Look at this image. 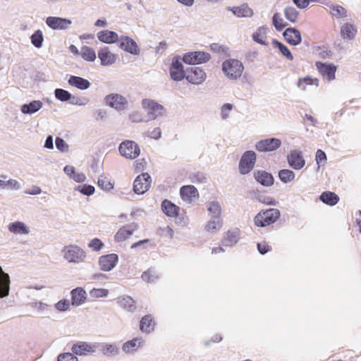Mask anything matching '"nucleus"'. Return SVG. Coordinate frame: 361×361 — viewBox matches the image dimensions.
<instances>
[{
  "instance_id": "f257e3e1",
  "label": "nucleus",
  "mask_w": 361,
  "mask_h": 361,
  "mask_svg": "<svg viewBox=\"0 0 361 361\" xmlns=\"http://www.w3.org/2000/svg\"><path fill=\"white\" fill-rule=\"evenodd\" d=\"M63 259L70 264H79L85 262L86 252L79 245L69 244L61 250Z\"/></svg>"
},
{
  "instance_id": "f03ea898",
  "label": "nucleus",
  "mask_w": 361,
  "mask_h": 361,
  "mask_svg": "<svg viewBox=\"0 0 361 361\" xmlns=\"http://www.w3.org/2000/svg\"><path fill=\"white\" fill-rule=\"evenodd\" d=\"M222 71L229 79L237 80L242 75L244 66L240 61L229 59L223 63Z\"/></svg>"
},
{
  "instance_id": "7ed1b4c3",
  "label": "nucleus",
  "mask_w": 361,
  "mask_h": 361,
  "mask_svg": "<svg viewBox=\"0 0 361 361\" xmlns=\"http://www.w3.org/2000/svg\"><path fill=\"white\" fill-rule=\"evenodd\" d=\"M280 217V212L278 209L271 208L267 210H261L254 219L255 225L265 227L274 223Z\"/></svg>"
},
{
  "instance_id": "20e7f679",
  "label": "nucleus",
  "mask_w": 361,
  "mask_h": 361,
  "mask_svg": "<svg viewBox=\"0 0 361 361\" xmlns=\"http://www.w3.org/2000/svg\"><path fill=\"white\" fill-rule=\"evenodd\" d=\"M256 154L254 151L248 150L245 152L239 161V172L242 175H245L250 173L253 168L256 162Z\"/></svg>"
},
{
  "instance_id": "39448f33",
  "label": "nucleus",
  "mask_w": 361,
  "mask_h": 361,
  "mask_svg": "<svg viewBox=\"0 0 361 361\" xmlns=\"http://www.w3.org/2000/svg\"><path fill=\"white\" fill-rule=\"evenodd\" d=\"M120 154L129 159H134L139 156L140 149L137 143L131 140L122 142L118 147Z\"/></svg>"
},
{
  "instance_id": "423d86ee",
  "label": "nucleus",
  "mask_w": 361,
  "mask_h": 361,
  "mask_svg": "<svg viewBox=\"0 0 361 361\" xmlns=\"http://www.w3.org/2000/svg\"><path fill=\"white\" fill-rule=\"evenodd\" d=\"M171 78L174 81H181L186 76V71L183 70V66L180 56L173 58L172 63L169 68Z\"/></svg>"
},
{
  "instance_id": "0eeeda50",
  "label": "nucleus",
  "mask_w": 361,
  "mask_h": 361,
  "mask_svg": "<svg viewBox=\"0 0 361 361\" xmlns=\"http://www.w3.org/2000/svg\"><path fill=\"white\" fill-rule=\"evenodd\" d=\"M142 106L147 111L150 120H154L161 116L164 109L162 105L149 99H144L142 102Z\"/></svg>"
},
{
  "instance_id": "6e6552de",
  "label": "nucleus",
  "mask_w": 361,
  "mask_h": 361,
  "mask_svg": "<svg viewBox=\"0 0 361 361\" xmlns=\"http://www.w3.org/2000/svg\"><path fill=\"white\" fill-rule=\"evenodd\" d=\"M151 185V177L147 173L137 176L133 183V191L138 195L144 194Z\"/></svg>"
},
{
  "instance_id": "1a4fd4ad",
  "label": "nucleus",
  "mask_w": 361,
  "mask_h": 361,
  "mask_svg": "<svg viewBox=\"0 0 361 361\" xmlns=\"http://www.w3.org/2000/svg\"><path fill=\"white\" fill-rule=\"evenodd\" d=\"M210 59L209 54L204 51L188 52L183 56V61L187 64L195 65L207 62Z\"/></svg>"
},
{
  "instance_id": "9d476101",
  "label": "nucleus",
  "mask_w": 361,
  "mask_h": 361,
  "mask_svg": "<svg viewBox=\"0 0 361 361\" xmlns=\"http://www.w3.org/2000/svg\"><path fill=\"white\" fill-rule=\"evenodd\" d=\"M118 47L132 55H138L140 52L136 42L128 36H121L118 39Z\"/></svg>"
},
{
  "instance_id": "9b49d317",
  "label": "nucleus",
  "mask_w": 361,
  "mask_h": 361,
  "mask_svg": "<svg viewBox=\"0 0 361 361\" xmlns=\"http://www.w3.org/2000/svg\"><path fill=\"white\" fill-rule=\"evenodd\" d=\"M106 103L117 111H123L126 109L128 99L119 94H109L105 97Z\"/></svg>"
},
{
  "instance_id": "f8f14e48",
  "label": "nucleus",
  "mask_w": 361,
  "mask_h": 361,
  "mask_svg": "<svg viewBox=\"0 0 361 361\" xmlns=\"http://www.w3.org/2000/svg\"><path fill=\"white\" fill-rule=\"evenodd\" d=\"M281 145V141L275 137L267 138L258 141L255 145V148L261 152H267L276 150Z\"/></svg>"
},
{
  "instance_id": "ddd939ff",
  "label": "nucleus",
  "mask_w": 361,
  "mask_h": 361,
  "mask_svg": "<svg viewBox=\"0 0 361 361\" xmlns=\"http://www.w3.org/2000/svg\"><path fill=\"white\" fill-rule=\"evenodd\" d=\"M118 262V255L116 254L112 253L99 257L98 264L102 271H109L116 267Z\"/></svg>"
},
{
  "instance_id": "4468645a",
  "label": "nucleus",
  "mask_w": 361,
  "mask_h": 361,
  "mask_svg": "<svg viewBox=\"0 0 361 361\" xmlns=\"http://www.w3.org/2000/svg\"><path fill=\"white\" fill-rule=\"evenodd\" d=\"M206 78V73L199 67H193L186 71L185 79L192 84H202Z\"/></svg>"
},
{
  "instance_id": "2eb2a0df",
  "label": "nucleus",
  "mask_w": 361,
  "mask_h": 361,
  "mask_svg": "<svg viewBox=\"0 0 361 361\" xmlns=\"http://www.w3.org/2000/svg\"><path fill=\"white\" fill-rule=\"evenodd\" d=\"M46 24L53 30H67L72 25V21L61 17L49 16L46 19Z\"/></svg>"
},
{
  "instance_id": "dca6fc26",
  "label": "nucleus",
  "mask_w": 361,
  "mask_h": 361,
  "mask_svg": "<svg viewBox=\"0 0 361 361\" xmlns=\"http://www.w3.org/2000/svg\"><path fill=\"white\" fill-rule=\"evenodd\" d=\"M138 229V225L135 223H130L122 226L114 235L116 242L119 243L127 240L133 233Z\"/></svg>"
},
{
  "instance_id": "f3484780",
  "label": "nucleus",
  "mask_w": 361,
  "mask_h": 361,
  "mask_svg": "<svg viewBox=\"0 0 361 361\" xmlns=\"http://www.w3.org/2000/svg\"><path fill=\"white\" fill-rule=\"evenodd\" d=\"M316 66L324 80L330 82L335 79L337 67L334 64L317 62Z\"/></svg>"
},
{
  "instance_id": "a211bd4d",
  "label": "nucleus",
  "mask_w": 361,
  "mask_h": 361,
  "mask_svg": "<svg viewBox=\"0 0 361 361\" xmlns=\"http://www.w3.org/2000/svg\"><path fill=\"white\" fill-rule=\"evenodd\" d=\"M288 162L289 165L295 170L302 169L305 165V159L302 153L299 150H292L288 156Z\"/></svg>"
},
{
  "instance_id": "6ab92c4d",
  "label": "nucleus",
  "mask_w": 361,
  "mask_h": 361,
  "mask_svg": "<svg viewBox=\"0 0 361 361\" xmlns=\"http://www.w3.org/2000/svg\"><path fill=\"white\" fill-rule=\"evenodd\" d=\"M286 41L291 45H298L302 41L300 32L294 27H288L283 33Z\"/></svg>"
},
{
  "instance_id": "aec40b11",
  "label": "nucleus",
  "mask_w": 361,
  "mask_h": 361,
  "mask_svg": "<svg viewBox=\"0 0 361 361\" xmlns=\"http://www.w3.org/2000/svg\"><path fill=\"white\" fill-rule=\"evenodd\" d=\"M227 9L238 18H250L254 15L253 10L247 4H243L239 6H228Z\"/></svg>"
},
{
  "instance_id": "412c9836",
  "label": "nucleus",
  "mask_w": 361,
  "mask_h": 361,
  "mask_svg": "<svg viewBox=\"0 0 361 361\" xmlns=\"http://www.w3.org/2000/svg\"><path fill=\"white\" fill-rule=\"evenodd\" d=\"M98 58L101 61V64L105 66L114 64L116 60V55L111 52L107 47H104L99 51Z\"/></svg>"
},
{
  "instance_id": "4be33fe9",
  "label": "nucleus",
  "mask_w": 361,
  "mask_h": 361,
  "mask_svg": "<svg viewBox=\"0 0 361 361\" xmlns=\"http://www.w3.org/2000/svg\"><path fill=\"white\" fill-rule=\"evenodd\" d=\"M72 352L77 355H85L87 353H94V344L90 345L85 342H78L72 346Z\"/></svg>"
},
{
  "instance_id": "5701e85b",
  "label": "nucleus",
  "mask_w": 361,
  "mask_h": 361,
  "mask_svg": "<svg viewBox=\"0 0 361 361\" xmlns=\"http://www.w3.org/2000/svg\"><path fill=\"white\" fill-rule=\"evenodd\" d=\"M10 276L5 273L0 267V298H3L9 295L10 291Z\"/></svg>"
},
{
  "instance_id": "b1692460",
  "label": "nucleus",
  "mask_w": 361,
  "mask_h": 361,
  "mask_svg": "<svg viewBox=\"0 0 361 361\" xmlns=\"http://www.w3.org/2000/svg\"><path fill=\"white\" fill-rule=\"evenodd\" d=\"M97 36L100 42L106 44H112L116 42H118L119 39V37L116 32L109 30L99 32Z\"/></svg>"
},
{
  "instance_id": "393cba45",
  "label": "nucleus",
  "mask_w": 361,
  "mask_h": 361,
  "mask_svg": "<svg viewBox=\"0 0 361 361\" xmlns=\"http://www.w3.org/2000/svg\"><path fill=\"white\" fill-rule=\"evenodd\" d=\"M255 180L264 186H271L274 184L273 176L265 171H257L254 172Z\"/></svg>"
},
{
  "instance_id": "a878e982",
  "label": "nucleus",
  "mask_w": 361,
  "mask_h": 361,
  "mask_svg": "<svg viewBox=\"0 0 361 361\" xmlns=\"http://www.w3.org/2000/svg\"><path fill=\"white\" fill-rule=\"evenodd\" d=\"M71 303L73 306H79L85 302L86 299V292L80 287L71 290Z\"/></svg>"
},
{
  "instance_id": "bb28decb",
  "label": "nucleus",
  "mask_w": 361,
  "mask_h": 361,
  "mask_svg": "<svg viewBox=\"0 0 361 361\" xmlns=\"http://www.w3.org/2000/svg\"><path fill=\"white\" fill-rule=\"evenodd\" d=\"M68 83L69 85L75 87L81 90H87L90 87V82L87 79L79 76L71 75Z\"/></svg>"
},
{
  "instance_id": "cd10ccee",
  "label": "nucleus",
  "mask_w": 361,
  "mask_h": 361,
  "mask_svg": "<svg viewBox=\"0 0 361 361\" xmlns=\"http://www.w3.org/2000/svg\"><path fill=\"white\" fill-rule=\"evenodd\" d=\"M94 347L106 356L116 355L119 352L118 348L112 344L96 343Z\"/></svg>"
},
{
  "instance_id": "c85d7f7f",
  "label": "nucleus",
  "mask_w": 361,
  "mask_h": 361,
  "mask_svg": "<svg viewBox=\"0 0 361 361\" xmlns=\"http://www.w3.org/2000/svg\"><path fill=\"white\" fill-rule=\"evenodd\" d=\"M43 106L39 100H33L28 104H24L20 107V111L24 114H32L37 112Z\"/></svg>"
},
{
  "instance_id": "c756f323",
  "label": "nucleus",
  "mask_w": 361,
  "mask_h": 361,
  "mask_svg": "<svg viewBox=\"0 0 361 361\" xmlns=\"http://www.w3.org/2000/svg\"><path fill=\"white\" fill-rule=\"evenodd\" d=\"M10 232L15 234L27 235L30 233V228L22 221H15L8 225Z\"/></svg>"
},
{
  "instance_id": "7c9ffc66",
  "label": "nucleus",
  "mask_w": 361,
  "mask_h": 361,
  "mask_svg": "<svg viewBox=\"0 0 361 361\" xmlns=\"http://www.w3.org/2000/svg\"><path fill=\"white\" fill-rule=\"evenodd\" d=\"M161 209L168 216H178L180 208L168 200H164L161 203Z\"/></svg>"
},
{
  "instance_id": "2f4dec72",
  "label": "nucleus",
  "mask_w": 361,
  "mask_h": 361,
  "mask_svg": "<svg viewBox=\"0 0 361 361\" xmlns=\"http://www.w3.org/2000/svg\"><path fill=\"white\" fill-rule=\"evenodd\" d=\"M269 28L267 26H260L252 34V39L262 45H267L265 39L267 38Z\"/></svg>"
},
{
  "instance_id": "473e14b6",
  "label": "nucleus",
  "mask_w": 361,
  "mask_h": 361,
  "mask_svg": "<svg viewBox=\"0 0 361 361\" xmlns=\"http://www.w3.org/2000/svg\"><path fill=\"white\" fill-rule=\"evenodd\" d=\"M118 303L121 307L129 312H133L136 308L135 300L128 295H123L119 298Z\"/></svg>"
},
{
  "instance_id": "72a5a7b5",
  "label": "nucleus",
  "mask_w": 361,
  "mask_h": 361,
  "mask_svg": "<svg viewBox=\"0 0 361 361\" xmlns=\"http://www.w3.org/2000/svg\"><path fill=\"white\" fill-rule=\"evenodd\" d=\"M239 240V231L238 230L235 231H228L226 233V236L222 239V244L224 246H233L238 243Z\"/></svg>"
},
{
  "instance_id": "f704fd0d",
  "label": "nucleus",
  "mask_w": 361,
  "mask_h": 361,
  "mask_svg": "<svg viewBox=\"0 0 361 361\" xmlns=\"http://www.w3.org/2000/svg\"><path fill=\"white\" fill-rule=\"evenodd\" d=\"M319 199L322 202L330 206L336 204L339 200L336 194L329 191L323 192L319 196Z\"/></svg>"
},
{
  "instance_id": "c9c22d12",
  "label": "nucleus",
  "mask_w": 361,
  "mask_h": 361,
  "mask_svg": "<svg viewBox=\"0 0 361 361\" xmlns=\"http://www.w3.org/2000/svg\"><path fill=\"white\" fill-rule=\"evenodd\" d=\"M357 33V30L353 25L345 23L341 27V35L343 39H353Z\"/></svg>"
},
{
  "instance_id": "e433bc0d",
  "label": "nucleus",
  "mask_w": 361,
  "mask_h": 361,
  "mask_svg": "<svg viewBox=\"0 0 361 361\" xmlns=\"http://www.w3.org/2000/svg\"><path fill=\"white\" fill-rule=\"evenodd\" d=\"M180 193L183 200H190L197 195V190L193 185H185L180 188Z\"/></svg>"
},
{
  "instance_id": "4c0bfd02",
  "label": "nucleus",
  "mask_w": 361,
  "mask_h": 361,
  "mask_svg": "<svg viewBox=\"0 0 361 361\" xmlns=\"http://www.w3.org/2000/svg\"><path fill=\"white\" fill-rule=\"evenodd\" d=\"M154 326V322L150 315H145L142 318L140 324V330L142 331L149 333L153 330Z\"/></svg>"
},
{
  "instance_id": "58836bf2",
  "label": "nucleus",
  "mask_w": 361,
  "mask_h": 361,
  "mask_svg": "<svg viewBox=\"0 0 361 361\" xmlns=\"http://www.w3.org/2000/svg\"><path fill=\"white\" fill-rule=\"evenodd\" d=\"M272 44L274 47L278 48L281 53V54L285 56L287 59L292 61L293 59V56L290 52V51L288 49V48L282 44L281 42H279L276 39H273Z\"/></svg>"
},
{
  "instance_id": "ea45409f",
  "label": "nucleus",
  "mask_w": 361,
  "mask_h": 361,
  "mask_svg": "<svg viewBox=\"0 0 361 361\" xmlns=\"http://www.w3.org/2000/svg\"><path fill=\"white\" fill-rule=\"evenodd\" d=\"M207 210L212 215V217H221V207L218 202H210L207 204Z\"/></svg>"
},
{
  "instance_id": "a19ab883",
  "label": "nucleus",
  "mask_w": 361,
  "mask_h": 361,
  "mask_svg": "<svg viewBox=\"0 0 361 361\" xmlns=\"http://www.w3.org/2000/svg\"><path fill=\"white\" fill-rule=\"evenodd\" d=\"M222 225L221 217H212L210 221L206 225V230L211 233H214L219 230Z\"/></svg>"
},
{
  "instance_id": "79ce46f5",
  "label": "nucleus",
  "mask_w": 361,
  "mask_h": 361,
  "mask_svg": "<svg viewBox=\"0 0 361 361\" xmlns=\"http://www.w3.org/2000/svg\"><path fill=\"white\" fill-rule=\"evenodd\" d=\"M31 43L36 48H41L44 41L42 32L40 30H36L30 37Z\"/></svg>"
},
{
  "instance_id": "37998d69",
  "label": "nucleus",
  "mask_w": 361,
  "mask_h": 361,
  "mask_svg": "<svg viewBox=\"0 0 361 361\" xmlns=\"http://www.w3.org/2000/svg\"><path fill=\"white\" fill-rule=\"evenodd\" d=\"M81 56L85 60L88 61H93L96 59V54L94 49L87 46L81 48Z\"/></svg>"
},
{
  "instance_id": "c03bdc74",
  "label": "nucleus",
  "mask_w": 361,
  "mask_h": 361,
  "mask_svg": "<svg viewBox=\"0 0 361 361\" xmlns=\"http://www.w3.org/2000/svg\"><path fill=\"white\" fill-rule=\"evenodd\" d=\"M141 277L143 281L147 283H153L159 279V275L154 269L151 268L145 271Z\"/></svg>"
},
{
  "instance_id": "a18cd8bd",
  "label": "nucleus",
  "mask_w": 361,
  "mask_h": 361,
  "mask_svg": "<svg viewBox=\"0 0 361 361\" xmlns=\"http://www.w3.org/2000/svg\"><path fill=\"white\" fill-rule=\"evenodd\" d=\"M284 15L287 20L291 23H295L298 20L299 12L294 7L289 6L284 9Z\"/></svg>"
},
{
  "instance_id": "49530a36",
  "label": "nucleus",
  "mask_w": 361,
  "mask_h": 361,
  "mask_svg": "<svg viewBox=\"0 0 361 361\" xmlns=\"http://www.w3.org/2000/svg\"><path fill=\"white\" fill-rule=\"evenodd\" d=\"M279 177L283 183H288L295 178V173L291 170L282 169L279 172Z\"/></svg>"
},
{
  "instance_id": "de8ad7c7",
  "label": "nucleus",
  "mask_w": 361,
  "mask_h": 361,
  "mask_svg": "<svg viewBox=\"0 0 361 361\" xmlns=\"http://www.w3.org/2000/svg\"><path fill=\"white\" fill-rule=\"evenodd\" d=\"M0 188L11 190H19L21 188L20 183L14 179H10L7 181L0 179Z\"/></svg>"
},
{
  "instance_id": "09e8293b",
  "label": "nucleus",
  "mask_w": 361,
  "mask_h": 361,
  "mask_svg": "<svg viewBox=\"0 0 361 361\" xmlns=\"http://www.w3.org/2000/svg\"><path fill=\"white\" fill-rule=\"evenodd\" d=\"M71 93L62 88H56L54 90L55 97L61 102H68L71 99Z\"/></svg>"
},
{
  "instance_id": "8fccbe9b",
  "label": "nucleus",
  "mask_w": 361,
  "mask_h": 361,
  "mask_svg": "<svg viewBox=\"0 0 361 361\" xmlns=\"http://www.w3.org/2000/svg\"><path fill=\"white\" fill-rule=\"evenodd\" d=\"M331 11V14L336 18H345L347 16V11L346 9L339 5H331L330 6Z\"/></svg>"
},
{
  "instance_id": "3c124183",
  "label": "nucleus",
  "mask_w": 361,
  "mask_h": 361,
  "mask_svg": "<svg viewBox=\"0 0 361 361\" xmlns=\"http://www.w3.org/2000/svg\"><path fill=\"white\" fill-rule=\"evenodd\" d=\"M272 23L278 31L282 30L286 26H287V23H283V20L279 13H274L272 17Z\"/></svg>"
},
{
  "instance_id": "603ef678",
  "label": "nucleus",
  "mask_w": 361,
  "mask_h": 361,
  "mask_svg": "<svg viewBox=\"0 0 361 361\" xmlns=\"http://www.w3.org/2000/svg\"><path fill=\"white\" fill-rule=\"evenodd\" d=\"M137 343L141 344L142 341L139 338H133L131 341L126 342L122 347V350L125 353H130L131 351L135 350V347L137 345Z\"/></svg>"
},
{
  "instance_id": "864d4df0",
  "label": "nucleus",
  "mask_w": 361,
  "mask_h": 361,
  "mask_svg": "<svg viewBox=\"0 0 361 361\" xmlns=\"http://www.w3.org/2000/svg\"><path fill=\"white\" fill-rule=\"evenodd\" d=\"M305 82L307 85H314L315 86H319V80L317 78H312L309 76L300 78L298 82V86L302 90H305V87L302 85V83Z\"/></svg>"
},
{
  "instance_id": "5fc2aeb1",
  "label": "nucleus",
  "mask_w": 361,
  "mask_h": 361,
  "mask_svg": "<svg viewBox=\"0 0 361 361\" xmlns=\"http://www.w3.org/2000/svg\"><path fill=\"white\" fill-rule=\"evenodd\" d=\"M104 247V243L99 238H94L88 243V247L92 251L99 252Z\"/></svg>"
},
{
  "instance_id": "6e6d98bb",
  "label": "nucleus",
  "mask_w": 361,
  "mask_h": 361,
  "mask_svg": "<svg viewBox=\"0 0 361 361\" xmlns=\"http://www.w3.org/2000/svg\"><path fill=\"white\" fill-rule=\"evenodd\" d=\"M97 185L102 190L105 191H109L114 188V184L103 176H100L98 178Z\"/></svg>"
},
{
  "instance_id": "4d7b16f0",
  "label": "nucleus",
  "mask_w": 361,
  "mask_h": 361,
  "mask_svg": "<svg viewBox=\"0 0 361 361\" xmlns=\"http://www.w3.org/2000/svg\"><path fill=\"white\" fill-rule=\"evenodd\" d=\"M76 190L79 191L82 194L85 195L90 196L94 192V187L90 185H78L76 188Z\"/></svg>"
},
{
  "instance_id": "13d9d810",
  "label": "nucleus",
  "mask_w": 361,
  "mask_h": 361,
  "mask_svg": "<svg viewBox=\"0 0 361 361\" xmlns=\"http://www.w3.org/2000/svg\"><path fill=\"white\" fill-rule=\"evenodd\" d=\"M108 293L109 290L104 288H93L90 292V296L94 298L106 297Z\"/></svg>"
},
{
  "instance_id": "bf43d9fd",
  "label": "nucleus",
  "mask_w": 361,
  "mask_h": 361,
  "mask_svg": "<svg viewBox=\"0 0 361 361\" xmlns=\"http://www.w3.org/2000/svg\"><path fill=\"white\" fill-rule=\"evenodd\" d=\"M68 102L72 105L84 106L87 104L88 99L71 94V99L68 100Z\"/></svg>"
},
{
  "instance_id": "052dcab7",
  "label": "nucleus",
  "mask_w": 361,
  "mask_h": 361,
  "mask_svg": "<svg viewBox=\"0 0 361 361\" xmlns=\"http://www.w3.org/2000/svg\"><path fill=\"white\" fill-rule=\"evenodd\" d=\"M257 200L259 202L263 203L264 204H267V205H276V200L270 196L258 195L257 197Z\"/></svg>"
},
{
  "instance_id": "680f3d73",
  "label": "nucleus",
  "mask_w": 361,
  "mask_h": 361,
  "mask_svg": "<svg viewBox=\"0 0 361 361\" xmlns=\"http://www.w3.org/2000/svg\"><path fill=\"white\" fill-rule=\"evenodd\" d=\"M58 361H78V357L74 355L73 353H61L58 356Z\"/></svg>"
},
{
  "instance_id": "e2e57ef3",
  "label": "nucleus",
  "mask_w": 361,
  "mask_h": 361,
  "mask_svg": "<svg viewBox=\"0 0 361 361\" xmlns=\"http://www.w3.org/2000/svg\"><path fill=\"white\" fill-rule=\"evenodd\" d=\"M55 144L56 148L61 152H66L68 149V145L61 137H57L55 140Z\"/></svg>"
},
{
  "instance_id": "0e129e2a",
  "label": "nucleus",
  "mask_w": 361,
  "mask_h": 361,
  "mask_svg": "<svg viewBox=\"0 0 361 361\" xmlns=\"http://www.w3.org/2000/svg\"><path fill=\"white\" fill-rule=\"evenodd\" d=\"M233 109L231 104H225L221 108V116L222 119L226 120L229 116L230 111Z\"/></svg>"
},
{
  "instance_id": "69168bd1",
  "label": "nucleus",
  "mask_w": 361,
  "mask_h": 361,
  "mask_svg": "<svg viewBox=\"0 0 361 361\" xmlns=\"http://www.w3.org/2000/svg\"><path fill=\"white\" fill-rule=\"evenodd\" d=\"M55 307L59 311H66L70 307V301L66 299L61 300L55 305Z\"/></svg>"
},
{
  "instance_id": "338daca9",
  "label": "nucleus",
  "mask_w": 361,
  "mask_h": 361,
  "mask_svg": "<svg viewBox=\"0 0 361 361\" xmlns=\"http://www.w3.org/2000/svg\"><path fill=\"white\" fill-rule=\"evenodd\" d=\"M326 160V154L321 149H318L316 152V161L317 164L319 166L320 164H323Z\"/></svg>"
},
{
  "instance_id": "774afa93",
  "label": "nucleus",
  "mask_w": 361,
  "mask_h": 361,
  "mask_svg": "<svg viewBox=\"0 0 361 361\" xmlns=\"http://www.w3.org/2000/svg\"><path fill=\"white\" fill-rule=\"evenodd\" d=\"M257 249L260 254L264 255L271 250V246H269L265 242L257 243Z\"/></svg>"
}]
</instances>
